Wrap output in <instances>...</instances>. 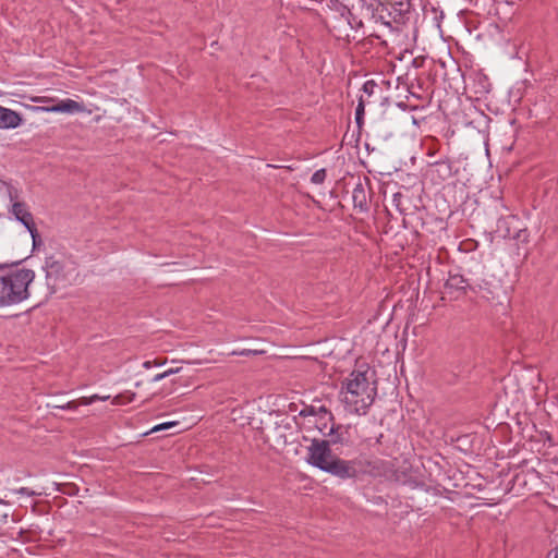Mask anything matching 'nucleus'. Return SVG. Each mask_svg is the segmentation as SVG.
I'll use <instances>...</instances> for the list:
<instances>
[{"instance_id": "nucleus-1", "label": "nucleus", "mask_w": 558, "mask_h": 558, "mask_svg": "<svg viewBox=\"0 0 558 558\" xmlns=\"http://www.w3.org/2000/svg\"><path fill=\"white\" fill-rule=\"evenodd\" d=\"M362 14L397 35L410 23L413 15L410 0H361Z\"/></svg>"}, {"instance_id": "nucleus-2", "label": "nucleus", "mask_w": 558, "mask_h": 558, "mask_svg": "<svg viewBox=\"0 0 558 558\" xmlns=\"http://www.w3.org/2000/svg\"><path fill=\"white\" fill-rule=\"evenodd\" d=\"M368 369L353 371L343 383L341 400L345 409L354 414H366L376 396V387L371 386Z\"/></svg>"}, {"instance_id": "nucleus-31", "label": "nucleus", "mask_w": 558, "mask_h": 558, "mask_svg": "<svg viewBox=\"0 0 558 558\" xmlns=\"http://www.w3.org/2000/svg\"><path fill=\"white\" fill-rule=\"evenodd\" d=\"M58 409H61V410H66V403L63 404V405H57Z\"/></svg>"}, {"instance_id": "nucleus-19", "label": "nucleus", "mask_w": 558, "mask_h": 558, "mask_svg": "<svg viewBox=\"0 0 558 558\" xmlns=\"http://www.w3.org/2000/svg\"><path fill=\"white\" fill-rule=\"evenodd\" d=\"M377 87V84L374 81H367L363 84V92L371 96L374 93V89Z\"/></svg>"}, {"instance_id": "nucleus-20", "label": "nucleus", "mask_w": 558, "mask_h": 558, "mask_svg": "<svg viewBox=\"0 0 558 558\" xmlns=\"http://www.w3.org/2000/svg\"><path fill=\"white\" fill-rule=\"evenodd\" d=\"M175 425H177V422L162 423V424H159V425H156L155 427H153L149 433H155V432L168 429V428H170L172 426H175Z\"/></svg>"}, {"instance_id": "nucleus-4", "label": "nucleus", "mask_w": 558, "mask_h": 558, "mask_svg": "<svg viewBox=\"0 0 558 558\" xmlns=\"http://www.w3.org/2000/svg\"><path fill=\"white\" fill-rule=\"evenodd\" d=\"M306 461L311 465L341 480L342 475L348 472L345 460L332 454L328 440L313 439L307 447Z\"/></svg>"}, {"instance_id": "nucleus-12", "label": "nucleus", "mask_w": 558, "mask_h": 558, "mask_svg": "<svg viewBox=\"0 0 558 558\" xmlns=\"http://www.w3.org/2000/svg\"><path fill=\"white\" fill-rule=\"evenodd\" d=\"M342 426L331 427L330 429V437L331 439L328 440L330 444H343L347 441V438L344 437V434H347V430H342Z\"/></svg>"}, {"instance_id": "nucleus-24", "label": "nucleus", "mask_w": 558, "mask_h": 558, "mask_svg": "<svg viewBox=\"0 0 558 558\" xmlns=\"http://www.w3.org/2000/svg\"><path fill=\"white\" fill-rule=\"evenodd\" d=\"M9 197L11 201H14L19 197V193L16 189L10 187L9 189Z\"/></svg>"}, {"instance_id": "nucleus-16", "label": "nucleus", "mask_w": 558, "mask_h": 558, "mask_svg": "<svg viewBox=\"0 0 558 558\" xmlns=\"http://www.w3.org/2000/svg\"><path fill=\"white\" fill-rule=\"evenodd\" d=\"M326 177H327L326 170L318 169L312 174L311 182L314 184H322L326 180Z\"/></svg>"}, {"instance_id": "nucleus-7", "label": "nucleus", "mask_w": 558, "mask_h": 558, "mask_svg": "<svg viewBox=\"0 0 558 558\" xmlns=\"http://www.w3.org/2000/svg\"><path fill=\"white\" fill-rule=\"evenodd\" d=\"M474 291L468 279L460 274H449L448 279L444 286V293L450 298V300H459L466 295L468 291Z\"/></svg>"}, {"instance_id": "nucleus-14", "label": "nucleus", "mask_w": 558, "mask_h": 558, "mask_svg": "<svg viewBox=\"0 0 558 558\" xmlns=\"http://www.w3.org/2000/svg\"><path fill=\"white\" fill-rule=\"evenodd\" d=\"M404 195L401 192H397L392 195V206L400 213L405 214L407 208L403 206Z\"/></svg>"}, {"instance_id": "nucleus-8", "label": "nucleus", "mask_w": 558, "mask_h": 558, "mask_svg": "<svg viewBox=\"0 0 558 558\" xmlns=\"http://www.w3.org/2000/svg\"><path fill=\"white\" fill-rule=\"evenodd\" d=\"M12 213L16 220L23 223L29 233L36 234V226L34 222L33 215L28 211L26 205L21 202H14L12 205Z\"/></svg>"}, {"instance_id": "nucleus-35", "label": "nucleus", "mask_w": 558, "mask_h": 558, "mask_svg": "<svg viewBox=\"0 0 558 558\" xmlns=\"http://www.w3.org/2000/svg\"><path fill=\"white\" fill-rule=\"evenodd\" d=\"M20 263H21V260H19V262H14V263H12L11 265H19Z\"/></svg>"}, {"instance_id": "nucleus-23", "label": "nucleus", "mask_w": 558, "mask_h": 558, "mask_svg": "<svg viewBox=\"0 0 558 558\" xmlns=\"http://www.w3.org/2000/svg\"><path fill=\"white\" fill-rule=\"evenodd\" d=\"M546 558H558V541L557 545L548 553Z\"/></svg>"}, {"instance_id": "nucleus-3", "label": "nucleus", "mask_w": 558, "mask_h": 558, "mask_svg": "<svg viewBox=\"0 0 558 558\" xmlns=\"http://www.w3.org/2000/svg\"><path fill=\"white\" fill-rule=\"evenodd\" d=\"M32 269H17L7 276H0V306H11L27 300L28 287L34 281Z\"/></svg>"}, {"instance_id": "nucleus-6", "label": "nucleus", "mask_w": 558, "mask_h": 558, "mask_svg": "<svg viewBox=\"0 0 558 558\" xmlns=\"http://www.w3.org/2000/svg\"><path fill=\"white\" fill-rule=\"evenodd\" d=\"M329 10L332 12L331 28L340 29L341 26H349L350 29L359 31L364 26L362 19L353 16L350 9L338 0H330L328 4ZM337 36L342 37L341 31Z\"/></svg>"}, {"instance_id": "nucleus-29", "label": "nucleus", "mask_w": 558, "mask_h": 558, "mask_svg": "<svg viewBox=\"0 0 558 558\" xmlns=\"http://www.w3.org/2000/svg\"><path fill=\"white\" fill-rule=\"evenodd\" d=\"M89 399L92 400V403H94L95 401H98V400H106V399H108V397L101 398L98 395H93L89 397Z\"/></svg>"}, {"instance_id": "nucleus-25", "label": "nucleus", "mask_w": 558, "mask_h": 558, "mask_svg": "<svg viewBox=\"0 0 558 558\" xmlns=\"http://www.w3.org/2000/svg\"><path fill=\"white\" fill-rule=\"evenodd\" d=\"M80 401V405H90L92 404V400L89 399V397H83L81 399H78Z\"/></svg>"}, {"instance_id": "nucleus-11", "label": "nucleus", "mask_w": 558, "mask_h": 558, "mask_svg": "<svg viewBox=\"0 0 558 558\" xmlns=\"http://www.w3.org/2000/svg\"><path fill=\"white\" fill-rule=\"evenodd\" d=\"M44 110L48 112H68L73 113L82 110V106L73 99H64L59 101L57 105L46 107Z\"/></svg>"}, {"instance_id": "nucleus-28", "label": "nucleus", "mask_w": 558, "mask_h": 558, "mask_svg": "<svg viewBox=\"0 0 558 558\" xmlns=\"http://www.w3.org/2000/svg\"><path fill=\"white\" fill-rule=\"evenodd\" d=\"M179 371L180 368H169L165 371L166 378L169 377L170 375L177 374Z\"/></svg>"}, {"instance_id": "nucleus-5", "label": "nucleus", "mask_w": 558, "mask_h": 558, "mask_svg": "<svg viewBox=\"0 0 558 558\" xmlns=\"http://www.w3.org/2000/svg\"><path fill=\"white\" fill-rule=\"evenodd\" d=\"M348 472L342 475V480L356 478L362 475L380 476L386 472V462L381 459H369L357 457L352 460H345Z\"/></svg>"}, {"instance_id": "nucleus-15", "label": "nucleus", "mask_w": 558, "mask_h": 558, "mask_svg": "<svg viewBox=\"0 0 558 558\" xmlns=\"http://www.w3.org/2000/svg\"><path fill=\"white\" fill-rule=\"evenodd\" d=\"M363 118H364V100H363V97L361 96L359 99V104L355 108V121L359 126H361V124L363 122Z\"/></svg>"}, {"instance_id": "nucleus-9", "label": "nucleus", "mask_w": 558, "mask_h": 558, "mask_svg": "<svg viewBox=\"0 0 558 558\" xmlns=\"http://www.w3.org/2000/svg\"><path fill=\"white\" fill-rule=\"evenodd\" d=\"M352 201L354 208H359L360 211H366L368 209V195L361 179H359L352 191Z\"/></svg>"}, {"instance_id": "nucleus-34", "label": "nucleus", "mask_w": 558, "mask_h": 558, "mask_svg": "<svg viewBox=\"0 0 558 558\" xmlns=\"http://www.w3.org/2000/svg\"><path fill=\"white\" fill-rule=\"evenodd\" d=\"M381 437L383 435L380 434L379 437L377 438V442H380Z\"/></svg>"}, {"instance_id": "nucleus-27", "label": "nucleus", "mask_w": 558, "mask_h": 558, "mask_svg": "<svg viewBox=\"0 0 558 558\" xmlns=\"http://www.w3.org/2000/svg\"><path fill=\"white\" fill-rule=\"evenodd\" d=\"M165 378H166V375H165V372H162V373H159V374L155 375L154 378H153V381L157 383V381H160V380H162Z\"/></svg>"}, {"instance_id": "nucleus-30", "label": "nucleus", "mask_w": 558, "mask_h": 558, "mask_svg": "<svg viewBox=\"0 0 558 558\" xmlns=\"http://www.w3.org/2000/svg\"><path fill=\"white\" fill-rule=\"evenodd\" d=\"M7 520H8V514L7 513L0 514V526L2 524L7 523Z\"/></svg>"}, {"instance_id": "nucleus-17", "label": "nucleus", "mask_w": 558, "mask_h": 558, "mask_svg": "<svg viewBox=\"0 0 558 558\" xmlns=\"http://www.w3.org/2000/svg\"><path fill=\"white\" fill-rule=\"evenodd\" d=\"M46 266L48 268V274L50 272H59L62 270V265L60 262L54 260L52 257L46 260Z\"/></svg>"}, {"instance_id": "nucleus-26", "label": "nucleus", "mask_w": 558, "mask_h": 558, "mask_svg": "<svg viewBox=\"0 0 558 558\" xmlns=\"http://www.w3.org/2000/svg\"><path fill=\"white\" fill-rule=\"evenodd\" d=\"M31 235H32V239H33V245H34V247H36L38 241L40 242V238H39L38 231L36 230V234L35 233H31Z\"/></svg>"}, {"instance_id": "nucleus-32", "label": "nucleus", "mask_w": 558, "mask_h": 558, "mask_svg": "<svg viewBox=\"0 0 558 558\" xmlns=\"http://www.w3.org/2000/svg\"><path fill=\"white\" fill-rule=\"evenodd\" d=\"M144 367H146V368L150 367V362H149V361H146V362L144 363Z\"/></svg>"}, {"instance_id": "nucleus-21", "label": "nucleus", "mask_w": 558, "mask_h": 558, "mask_svg": "<svg viewBox=\"0 0 558 558\" xmlns=\"http://www.w3.org/2000/svg\"><path fill=\"white\" fill-rule=\"evenodd\" d=\"M14 492H15L16 494L26 495V496H28V497H33V496H36V495H37L34 490H32V489H31V488H28V487H21V488H19V489H16V490H14Z\"/></svg>"}, {"instance_id": "nucleus-18", "label": "nucleus", "mask_w": 558, "mask_h": 558, "mask_svg": "<svg viewBox=\"0 0 558 558\" xmlns=\"http://www.w3.org/2000/svg\"><path fill=\"white\" fill-rule=\"evenodd\" d=\"M263 350H251V349H243L241 351H233L232 355H241V356H248V355H259L263 354Z\"/></svg>"}, {"instance_id": "nucleus-13", "label": "nucleus", "mask_w": 558, "mask_h": 558, "mask_svg": "<svg viewBox=\"0 0 558 558\" xmlns=\"http://www.w3.org/2000/svg\"><path fill=\"white\" fill-rule=\"evenodd\" d=\"M529 476H535L534 472H520L513 476V485L518 486L519 488L525 489L527 486V477Z\"/></svg>"}, {"instance_id": "nucleus-33", "label": "nucleus", "mask_w": 558, "mask_h": 558, "mask_svg": "<svg viewBox=\"0 0 558 558\" xmlns=\"http://www.w3.org/2000/svg\"><path fill=\"white\" fill-rule=\"evenodd\" d=\"M344 37L349 38L350 37V34L349 33H344L343 34Z\"/></svg>"}, {"instance_id": "nucleus-10", "label": "nucleus", "mask_w": 558, "mask_h": 558, "mask_svg": "<svg viewBox=\"0 0 558 558\" xmlns=\"http://www.w3.org/2000/svg\"><path fill=\"white\" fill-rule=\"evenodd\" d=\"M21 123L22 118L16 111L0 106V129H15Z\"/></svg>"}, {"instance_id": "nucleus-22", "label": "nucleus", "mask_w": 558, "mask_h": 558, "mask_svg": "<svg viewBox=\"0 0 558 558\" xmlns=\"http://www.w3.org/2000/svg\"><path fill=\"white\" fill-rule=\"evenodd\" d=\"M78 407H80L78 400H73V401L66 402V410L75 411L78 409Z\"/></svg>"}]
</instances>
